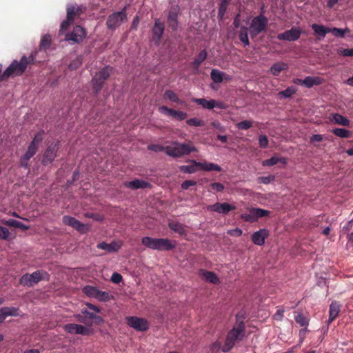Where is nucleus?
I'll return each mask as SVG.
<instances>
[{
  "label": "nucleus",
  "mask_w": 353,
  "mask_h": 353,
  "mask_svg": "<svg viewBox=\"0 0 353 353\" xmlns=\"http://www.w3.org/2000/svg\"><path fill=\"white\" fill-rule=\"evenodd\" d=\"M194 152H196L198 150L190 143H181L173 141L170 145L165 146V154L174 158H180Z\"/></svg>",
  "instance_id": "1"
},
{
  "label": "nucleus",
  "mask_w": 353,
  "mask_h": 353,
  "mask_svg": "<svg viewBox=\"0 0 353 353\" xmlns=\"http://www.w3.org/2000/svg\"><path fill=\"white\" fill-rule=\"evenodd\" d=\"M245 336V326L243 322L237 321L234 327L228 332L222 350L230 351L235 343L241 341Z\"/></svg>",
  "instance_id": "2"
},
{
  "label": "nucleus",
  "mask_w": 353,
  "mask_h": 353,
  "mask_svg": "<svg viewBox=\"0 0 353 353\" xmlns=\"http://www.w3.org/2000/svg\"><path fill=\"white\" fill-rule=\"evenodd\" d=\"M141 243L146 248L158 251L170 250L176 245L175 241L168 239H158L150 236L143 237Z\"/></svg>",
  "instance_id": "3"
},
{
  "label": "nucleus",
  "mask_w": 353,
  "mask_h": 353,
  "mask_svg": "<svg viewBox=\"0 0 353 353\" xmlns=\"http://www.w3.org/2000/svg\"><path fill=\"white\" fill-rule=\"evenodd\" d=\"M28 63V59L25 56L21 57L19 62L13 61L3 73V78H8L12 75H21L26 70Z\"/></svg>",
  "instance_id": "4"
},
{
  "label": "nucleus",
  "mask_w": 353,
  "mask_h": 353,
  "mask_svg": "<svg viewBox=\"0 0 353 353\" xmlns=\"http://www.w3.org/2000/svg\"><path fill=\"white\" fill-rule=\"evenodd\" d=\"M112 68L105 67L96 73L92 80V87L96 93H98L102 88L104 82L110 76Z\"/></svg>",
  "instance_id": "5"
},
{
  "label": "nucleus",
  "mask_w": 353,
  "mask_h": 353,
  "mask_svg": "<svg viewBox=\"0 0 353 353\" xmlns=\"http://www.w3.org/2000/svg\"><path fill=\"white\" fill-rule=\"evenodd\" d=\"M47 273L41 271H36L32 274H25L20 280L19 283L23 286L31 287L41 280H44Z\"/></svg>",
  "instance_id": "6"
},
{
  "label": "nucleus",
  "mask_w": 353,
  "mask_h": 353,
  "mask_svg": "<svg viewBox=\"0 0 353 353\" xmlns=\"http://www.w3.org/2000/svg\"><path fill=\"white\" fill-rule=\"evenodd\" d=\"M268 25V19L260 15L253 19L250 26V33L254 37L265 30Z\"/></svg>",
  "instance_id": "7"
},
{
  "label": "nucleus",
  "mask_w": 353,
  "mask_h": 353,
  "mask_svg": "<svg viewBox=\"0 0 353 353\" xmlns=\"http://www.w3.org/2000/svg\"><path fill=\"white\" fill-rule=\"evenodd\" d=\"M85 294L90 297L95 298L100 301H108L112 296L106 292L101 291L97 288L91 285H86L83 288Z\"/></svg>",
  "instance_id": "8"
},
{
  "label": "nucleus",
  "mask_w": 353,
  "mask_h": 353,
  "mask_svg": "<svg viewBox=\"0 0 353 353\" xmlns=\"http://www.w3.org/2000/svg\"><path fill=\"white\" fill-rule=\"evenodd\" d=\"M127 19L126 14L124 10L113 13L107 20V26L108 28L114 30L120 26Z\"/></svg>",
  "instance_id": "9"
},
{
  "label": "nucleus",
  "mask_w": 353,
  "mask_h": 353,
  "mask_svg": "<svg viewBox=\"0 0 353 353\" xmlns=\"http://www.w3.org/2000/svg\"><path fill=\"white\" fill-rule=\"evenodd\" d=\"M127 324L137 331H146L149 327L148 321L143 318L130 316L126 318Z\"/></svg>",
  "instance_id": "10"
},
{
  "label": "nucleus",
  "mask_w": 353,
  "mask_h": 353,
  "mask_svg": "<svg viewBox=\"0 0 353 353\" xmlns=\"http://www.w3.org/2000/svg\"><path fill=\"white\" fill-rule=\"evenodd\" d=\"M302 33V30L299 28H292L290 30H286L283 33L279 34L277 36L278 39L294 41L299 39Z\"/></svg>",
  "instance_id": "11"
},
{
  "label": "nucleus",
  "mask_w": 353,
  "mask_h": 353,
  "mask_svg": "<svg viewBox=\"0 0 353 353\" xmlns=\"http://www.w3.org/2000/svg\"><path fill=\"white\" fill-rule=\"evenodd\" d=\"M159 111L161 114H163L169 117L174 118L179 121L184 120L188 117L187 113L185 112L170 109L166 106L159 107Z\"/></svg>",
  "instance_id": "12"
},
{
  "label": "nucleus",
  "mask_w": 353,
  "mask_h": 353,
  "mask_svg": "<svg viewBox=\"0 0 353 353\" xmlns=\"http://www.w3.org/2000/svg\"><path fill=\"white\" fill-rule=\"evenodd\" d=\"M208 210L219 214H228L230 211L235 210L236 206L228 203H216L207 207Z\"/></svg>",
  "instance_id": "13"
},
{
  "label": "nucleus",
  "mask_w": 353,
  "mask_h": 353,
  "mask_svg": "<svg viewBox=\"0 0 353 353\" xmlns=\"http://www.w3.org/2000/svg\"><path fill=\"white\" fill-rule=\"evenodd\" d=\"M85 37V32L84 29L81 26H77L74 28L71 34L66 35L65 39L68 41H72L75 43H79L83 41Z\"/></svg>",
  "instance_id": "14"
},
{
  "label": "nucleus",
  "mask_w": 353,
  "mask_h": 353,
  "mask_svg": "<svg viewBox=\"0 0 353 353\" xmlns=\"http://www.w3.org/2000/svg\"><path fill=\"white\" fill-rule=\"evenodd\" d=\"M123 245V241H114L110 243L105 242H101L97 244V247L99 249L105 250L108 252H118Z\"/></svg>",
  "instance_id": "15"
},
{
  "label": "nucleus",
  "mask_w": 353,
  "mask_h": 353,
  "mask_svg": "<svg viewBox=\"0 0 353 353\" xmlns=\"http://www.w3.org/2000/svg\"><path fill=\"white\" fill-rule=\"evenodd\" d=\"M123 185L132 190L145 189L151 186L149 182L141 179L125 181L123 182Z\"/></svg>",
  "instance_id": "16"
},
{
  "label": "nucleus",
  "mask_w": 353,
  "mask_h": 353,
  "mask_svg": "<svg viewBox=\"0 0 353 353\" xmlns=\"http://www.w3.org/2000/svg\"><path fill=\"white\" fill-rule=\"evenodd\" d=\"M269 232L266 229H261L253 233L252 235V242L258 245H263L265 243V239L268 236Z\"/></svg>",
  "instance_id": "17"
},
{
  "label": "nucleus",
  "mask_w": 353,
  "mask_h": 353,
  "mask_svg": "<svg viewBox=\"0 0 353 353\" xmlns=\"http://www.w3.org/2000/svg\"><path fill=\"white\" fill-rule=\"evenodd\" d=\"M57 149L58 148L56 144L50 145L48 146L43 154V158L42 160L43 164H49L53 161L56 157Z\"/></svg>",
  "instance_id": "18"
},
{
  "label": "nucleus",
  "mask_w": 353,
  "mask_h": 353,
  "mask_svg": "<svg viewBox=\"0 0 353 353\" xmlns=\"http://www.w3.org/2000/svg\"><path fill=\"white\" fill-rule=\"evenodd\" d=\"M64 330L70 334H78L85 335L88 333V329L81 325L77 324H66L63 327Z\"/></svg>",
  "instance_id": "19"
},
{
  "label": "nucleus",
  "mask_w": 353,
  "mask_h": 353,
  "mask_svg": "<svg viewBox=\"0 0 353 353\" xmlns=\"http://www.w3.org/2000/svg\"><path fill=\"white\" fill-rule=\"evenodd\" d=\"M37 150V146H35L32 144H30L26 152L20 159L21 165L25 168H28L29 159L36 154Z\"/></svg>",
  "instance_id": "20"
},
{
  "label": "nucleus",
  "mask_w": 353,
  "mask_h": 353,
  "mask_svg": "<svg viewBox=\"0 0 353 353\" xmlns=\"http://www.w3.org/2000/svg\"><path fill=\"white\" fill-rule=\"evenodd\" d=\"M164 32V25L159 19H156L154 27L152 28L153 39L157 40V43H159L162 34Z\"/></svg>",
  "instance_id": "21"
},
{
  "label": "nucleus",
  "mask_w": 353,
  "mask_h": 353,
  "mask_svg": "<svg viewBox=\"0 0 353 353\" xmlns=\"http://www.w3.org/2000/svg\"><path fill=\"white\" fill-rule=\"evenodd\" d=\"M199 275L206 281L210 282L211 283L218 284L220 283L219 279L218 278L216 274L213 272L201 270L199 272Z\"/></svg>",
  "instance_id": "22"
},
{
  "label": "nucleus",
  "mask_w": 353,
  "mask_h": 353,
  "mask_svg": "<svg viewBox=\"0 0 353 353\" xmlns=\"http://www.w3.org/2000/svg\"><path fill=\"white\" fill-rule=\"evenodd\" d=\"M18 308L4 307L0 309V323H2L8 316L19 315Z\"/></svg>",
  "instance_id": "23"
},
{
  "label": "nucleus",
  "mask_w": 353,
  "mask_h": 353,
  "mask_svg": "<svg viewBox=\"0 0 353 353\" xmlns=\"http://www.w3.org/2000/svg\"><path fill=\"white\" fill-rule=\"evenodd\" d=\"M323 81V79L317 76H308L304 79L305 87L307 88H312L314 85H321Z\"/></svg>",
  "instance_id": "24"
},
{
  "label": "nucleus",
  "mask_w": 353,
  "mask_h": 353,
  "mask_svg": "<svg viewBox=\"0 0 353 353\" xmlns=\"http://www.w3.org/2000/svg\"><path fill=\"white\" fill-rule=\"evenodd\" d=\"M198 167L204 171H217L220 172L221 170V168L215 163H208V162H198Z\"/></svg>",
  "instance_id": "25"
},
{
  "label": "nucleus",
  "mask_w": 353,
  "mask_h": 353,
  "mask_svg": "<svg viewBox=\"0 0 353 353\" xmlns=\"http://www.w3.org/2000/svg\"><path fill=\"white\" fill-rule=\"evenodd\" d=\"M340 310V305L336 302H332L330 305L328 323L332 322L338 316Z\"/></svg>",
  "instance_id": "26"
},
{
  "label": "nucleus",
  "mask_w": 353,
  "mask_h": 353,
  "mask_svg": "<svg viewBox=\"0 0 353 353\" xmlns=\"http://www.w3.org/2000/svg\"><path fill=\"white\" fill-rule=\"evenodd\" d=\"M288 65L283 62L274 63L270 68V72L274 76H278L282 71L288 69Z\"/></svg>",
  "instance_id": "27"
},
{
  "label": "nucleus",
  "mask_w": 353,
  "mask_h": 353,
  "mask_svg": "<svg viewBox=\"0 0 353 353\" xmlns=\"http://www.w3.org/2000/svg\"><path fill=\"white\" fill-rule=\"evenodd\" d=\"M330 119L331 121L341 125L348 126L350 125L349 119L337 113L332 114Z\"/></svg>",
  "instance_id": "28"
},
{
  "label": "nucleus",
  "mask_w": 353,
  "mask_h": 353,
  "mask_svg": "<svg viewBox=\"0 0 353 353\" xmlns=\"http://www.w3.org/2000/svg\"><path fill=\"white\" fill-rule=\"evenodd\" d=\"M282 163L283 164H286L288 162V159L286 158H280L276 156H274L272 158L265 160L262 162V165L263 166H272L278 163Z\"/></svg>",
  "instance_id": "29"
},
{
  "label": "nucleus",
  "mask_w": 353,
  "mask_h": 353,
  "mask_svg": "<svg viewBox=\"0 0 353 353\" xmlns=\"http://www.w3.org/2000/svg\"><path fill=\"white\" fill-rule=\"evenodd\" d=\"M81 313L85 316H83L80 314L77 316V320L81 323H83L88 325H92V319H90V314H94L92 312H90L87 310V309H82Z\"/></svg>",
  "instance_id": "30"
},
{
  "label": "nucleus",
  "mask_w": 353,
  "mask_h": 353,
  "mask_svg": "<svg viewBox=\"0 0 353 353\" xmlns=\"http://www.w3.org/2000/svg\"><path fill=\"white\" fill-rule=\"evenodd\" d=\"M168 23L170 28L176 30L178 26L177 22V12L175 9L172 10L168 14Z\"/></svg>",
  "instance_id": "31"
},
{
  "label": "nucleus",
  "mask_w": 353,
  "mask_h": 353,
  "mask_svg": "<svg viewBox=\"0 0 353 353\" xmlns=\"http://www.w3.org/2000/svg\"><path fill=\"white\" fill-rule=\"evenodd\" d=\"M312 28L314 30L315 34L324 38L327 33L330 32V28H326L324 26L318 25L314 23L312 25Z\"/></svg>",
  "instance_id": "32"
},
{
  "label": "nucleus",
  "mask_w": 353,
  "mask_h": 353,
  "mask_svg": "<svg viewBox=\"0 0 353 353\" xmlns=\"http://www.w3.org/2000/svg\"><path fill=\"white\" fill-rule=\"evenodd\" d=\"M193 101L204 108L209 110L213 109L216 106V101L213 99L208 101L205 99H194Z\"/></svg>",
  "instance_id": "33"
},
{
  "label": "nucleus",
  "mask_w": 353,
  "mask_h": 353,
  "mask_svg": "<svg viewBox=\"0 0 353 353\" xmlns=\"http://www.w3.org/2000/svg\"><path fill=\"white\" fill-rule=\"evenodd\" d=\"M192 165H181L179 167V170L184 173H194L197 171L198 162L194 160L190 161Z\"/></svg>",
  "instance_id": "34"
},
{
  "label": "nucleus",
  "mask_w": 353,
  "mask_h": 353,
  "mask_svg": "<svg viewBox=\"0 0 353 353\" xmlns=\"http://www.w3.org/2000/svg\"><path fill=\"white\" fill-rule=\"evenodd\" d=\"M2 223L5 225H7L9 226H12V227H14L17 228H21L23 230H26L29 229V228H30L29 226L23 224L22 223H21L17 220H14V219H9L8 221H2Z\"/></svg>",
  "instance_id": "35"
},
{
  "label": "nucleus",
  "mask_w": 353,
  "mask_h": 353,
  "mask_svg": "<svg viewBox=\"0 0 353 353\" xmlns=\"http://www.w3.org/2000/svg\"><path fill=\"white\" fill-rule=\"evenodd\" d=\"M168 226L172 230L181 235L185 234V228L180 223L172 221L168 223Z\"/></svg>",
  "instance_id": "36"
},
{
  "label": "nucleus",
  "mask_w": 353,
  "mask_h": 353,
  "mask_svg": "<svg viewBox=\"0 0 353 353\" xmlns=\"http://www.w3.org/2000/svg\"><path fill=\"white\" fill-rule=\"evenodd\" d=\"M81 9L79 8H75L74 6H70L67 8V17L68 19L73 21L76 16L80 14Z\"/></svg>",
  "instance_id": "37"
},
{
  "label": "nucleus",
  "mask_w": 353,
  "mask_h": 353,
  "mask_svg": "<svg viewBox=\"0 0 353 353\" xmlns=\"http://www.w3.org/2000/svg\"><path fill=\"white\" fill-rule=\"evenodd\" d=\"M252 214L256 218V221L259 218L267 216L270 214V212L261 208H252Z\"/></svg>",
  "instance_id": "38"
},
{
  "label": "nucleus",
  "mask_w": 353,
  "mask_h": 353,
  "mask_svg": "<svg viewBox=\"0 0 353 353\" xmlns=\"http://www.w3.org/2000/svg\"><path fill=\"white\" fill-rule=\"evenodd\" d=\"M72 228L80 233H85L90 229V226L89 225L82 223L78 220L77 221V223H74V225Z\"/></svg>",
  "instance_id": "39"
},
{
  "label": "nucleus",
  "mask_w": 353,
  "mask_h": 353,
  "mask_svg": "<svg viewBox=\"0 0 353 353\" xmlns=\"http://www.w3.org/2000/svg\"><path fill=\"white\" fill-rule=\"evenodd\" d=\"M207 52L205 50H201L198 54L197 57L194 61V65L196 68H199L201 63L206 59Z\"/></svg>",
  "instance_id": "40"
},
{
  "label": "nucleus",
  "mask_w": 353,
  "mask_h": 353,
  "mask_svg": "<svg viewBox=\"0 0 353 353\" xmlns=\"http://www.w3.org/2000/svg\"><path fill=\"white\" fill-rule=\"evenodd\" d=\"M332 132L341 138H347L351 136V132L343 128H335L332 130Z\"/></svg>",
  "instance_id": "41"
},
{
  "label": "nucleus",
  "mask_w": 353,
  "mask_h": 353,
  "mask_svg": "<svg viewBox=\"0 0 353 353\" xmlns=\"http://www.w3.org/2000/svg\"><path fill=\"white\" fill-rule=\"evenodd\" d=\"M210 76L215 83H221L223 81V73L218 70H212Z\"/></svg>",
  "instance_id": "42"
},
{
  "label": "nucleus",
  "mask_w": 353,
  "mask_h": 353,
  "mask_svg": "<svg viewBox=\"0 0 353 353\" xmlns=\"http://www.w3.org/2000/svg\"><path fill=\"white\" fill-rule=\"evenodd\" d=\"M50 44H51V38H50V35L46 34L41 38L39 48H40V49L46 50L50 47Z\"/></svg>",
  "instance_id": "43"
},
{
  "label": "nucleus",
  "mask_w": 353,
  "mask_h": 353,
  "mask_svg": "<svg viewBox=\"0 0 353 353\" xmlns=\"http://www.w3.org/2000/svg\"><path fill=\"white\" fill-rule=\"evenodd\" d=\"M349 30L347 28L345 29H340L337 28H330V32H332L334 36L339 37H343L345 32H348Z\"/></svg>",
  "instance_id": "44"
},
{
  "label": "nucleus",
  "mask_w": 353,
  "mask_h": 353,
  "mask_svg": "<svg viewBox=\"0 0 353 353\" xmlns=\"http://www.w3.org/2000/svg\"><path fill=\"white\" fill-rule=\"evenodd\" d=\"M253 125L252 121L250 120H245L241 122H239L236 124V128L239 130H248Z\"/></svg>",
  "instance_id": "45"
},
{
  "label": "nucleus",
  "mask_w": 353,
  "mask_h": 353,
  "mask_svg": "<svg viewBox=\"0 0 353 353\" xmlns=\"http://www.w3.org/2000/svg\"><path fill=\"white\" fill-rule=\"evenodd\" d=\"M241 217L244 221H248V222H250V223H253V222L256 221V218L254 217V216L252 214V208L249 210V212L248 213H243V214H242L241 215Z\"/></svg>",
  "instance_id": "46"
},
{
  "label": "nucleus",
  "mask_w": 353,
  "mask_h": 353,
  "mask_svg": "<svg viewBox=\"0 0 353 353\" xmlns=\"http://www.w3.org/2000/svg\"><path fill=\"white\" fill-rule=\"evenodd\" d=\"M296 92V89L294 86L288 88L286 90L279 92V94L285 98L290 97Z\"/></svg>",
  "instance_id": "47"
},
{
  "label": "nucleus",
  "mask_w": 353,
  "mask_h": 353,
  "mask_svg": "<svg viewBox=\"0 0 353 353\" xmlns=\"http://www.w3.org/2000/svg\"><path fill=\"white\" fill-rule=\"evenodd\" d=\"M275 179V176L274 175L270 174L265 176H260L257 179V181L259 183L263 184H269L273 182Z\"/></svg>",
  "instance_id": "48"
},
{
  "label": "nucleus",
  "mask_w": 353,
  "mask_h": 353,
  "mask_svg": "<svg viewBox=\"0 0 353 353\" xmlns=\"http://www.w3.org/2000/svg\"><path fill=\"white\" fill-rule=\"evenodd\" d=\"M239 39L245 46H248L250 44L246 28H243L241 29L239 34Z\"/></svg>",
  "instance_id": "49"
},
{
  "label": "nucleus",
  "mask_w": 353,
  "mask_h": 353,
  "mask_svg": "<svg viewBox=\"0 0 353 353\" xmlns=\"http://www.w3.org/2000/svg\"><path fill=\"white\" fill-rule=\"evenodd\" d=\"M186 123L189 125L195 126V127L203 126L205 124L203 121H202L199 119H197V118L190 119L186 121Z\"/></svg>",
  "instance_id": "50"
},
{
  "label": "nucleus",
  "mask_w": 353,
  "mask_h": 353,
  "mask_svg": "<svg viewBox=\"0 0 353 353\" xmlns=\"http://www.w3.org/2000/svg\"><path fill=\"white\" fill-rule=\"evenodd\" d=\"M165 97L173 102H179V99L176 94L172 90H166L164 94Z\"/></svg>",
  "instance_id": "51"
},
{
  "label": "nucleus",
  "mask_w": 353,
  "mask_h": 353,
  "mask_svg": "<svg viewBox=\"0 0 353 353\" xmlns=\"http://www.w3.org/2000/svg\"><path fill=\"white\" fill-rule=\"evenodd\" d=\"M43 131H41V132H39L33 138L32 142L30 143V144H32L35 146H39V145L40 144V143L43 140Z\"/></svg>",
  "instance_id": "52"
},
{
  "label": "nucleus",
  "mask_w": 353,
  "mask_h": 353,
  "mask_svg": "<svg viewBox=\"0 0 353 353\" xmlns=\"http://www.w3.org/2000/svg\"><path fill=\"white\" fill-rule=\"evenodd\" d=\"M229 0H221L219 16L222 18L227 10Z\"/></svg>",
  "instance_id": "53"
},
{
  "label": "nucleus",
  "mask_w": 353,
  "mask_h": 353,
  "mask_svg": "<svg viewBox=\"0 0 353 353\" xmlns=\"http://www.w3.org/2000/svg\"><path fill=\"white\" fill-rule=\"evenodd\" d=\"M62 221L65 225H70L72 228L74 225V223H77V219L70 216H64Z\"/></svg>",
  "instance_id": "54"
},
{
  "label": "nucleus",
  "mask_w": 353,
  "mask_h": 353,
  "mask_svg": "<svg viewBox=\"0 0 353 353\" xmlns=\"http://www.w3.org/2000/svg\"><path fill=\"white\" fill-rule=\"evenodd\" d=\"M0 239L3 240L10 239V232L5 228L0 225Z\"/></svg>",
  "instance_id": "55"
},
{
  "label": "nucleus",
  "mask_w": 353,
  "mask_h": 353,
  "mask_svg": "<svg viewBox=\"0 0 353 353\" xmlns=\"http://www.w3.org/2000/svg\"><path fill=\"white\" fill-rule=\"evenodd\" d=\"M148 149L149 150H152V151H154V152H163V151H164L165 152V147H163V146H162L161 145H159V144L149 145L148 146Z\"/></svg>",
  "instance_id": "56"
},
{
  "label": "nucleus",
  "mask_w": 353,
  "mask_h": 353,
  "mask_svg": "<svg viewBox=\"0 0 353 353\" xmlns=\"http://www.w3.org/2000/svg\"><path fill=\"white\" fill-rule=\"evenodd\" d=\"M259 145L262 148H265L268 145V139L265 135H260L259 138Z\"/></svg>",
  "instance_id": "57"
},
{
  "label": "nucleus",
  "mask_w": 353,
  "mask_h": 353,
  "mask_svg": "<svg viewBox=\"0 0 353 353\" xmlns=\"http://www.w3.org/2000/svg\"><path fill=\"white\" fill-rule=\"evenodd\" d=\"M295 321L297 323L300 324L301 326H303L307 324V321L303 314L300 313H297L295 316Z\"/></svg>",
  "instance_id": "58"
},
{
  "label": "nucleus",
  "mask_w": 353,
  "mask_h": 353,
  "mask_svg": "<svg viewBox=\"0 0 353 353\" xmlns=\"http://www.w3.org/2000/svg\"><path fill=\"white\" fill-rule=\"evenodd\" d=\"M110 280L114 283H119L122 281V276L117 272H114L111 276Z\"/></svg>",
  "instance_id": "59"
},
{
  "label": "nucleus",
  "mask_w": 353,
  "mask_h": 353,
  "mask_svg": "<svg viewBox=\"0 0 353 353\" xmlns=\"http://www.w3.org/2000/svg\"><path fill=\"white\" fill-rule=\"evenodd\" d=\"M196 184V181H191V180H187V181H185L182 183L181 184V188L183 189V190H187L188 189L190 186H193V185H195Z\"/></svg>",
  "instance_id": "60"
},
{
  "label": "nucleus",
  "mask_w": 353,
  "mask_h": 353,
  "mask_svg": "<svg viewBox=\"0 0 353 353\" xmlns=\"http://www.w3.org/2000/svg\"><path fill=\"white\" fill-rule=\"evenodd\" d=\"M339 53L341 55L345 57H352L353 56V48L351 49H341L339 51Z\"/></svg>",
  "instance_id": "61"
},
{
  "label": "nucleus",
  "mask_w": 353,
  "mask_h": 353,
  "mask_svg": "<svg viewBox=\"0 0 353 353\" xmlns=\"http://www.w3.org/2000/svg\"><path fill=\"white\" fill-rule=\"evenodd\" d=\"M243 233V231L240 228H235L233 230H229L228 234L231 236H240Z\"/></svg>",
  "instance_id": "62"
},
{
  "label": "nucleus",
  "mask_w": 353,
  "mask_h": 353,
  "mask_svg": "<svg viewBox=\"0 0 353 353\" xmlns=\"http://www.w3.org/2000/svg\"><path fill=\"white\" fill-rule=\"evenodd\" d=\"M212 188L216 192H221L224 189L223 184L220 183H213L211 184Z\"/></svg>",
  "instance_id": "63"
},
{
  "label": "nucleus",
  "mask_w": 353,
  "mask_h": 353,
  "mask_svg": "<svg viewBox=\"0 0 353 353\" xmlns=\"http://www.w3.org/2000/svg\"><path fill=\"white\" fill-rule=\"evenodd\" d=\"M284 310L279 309L276 314L274 315V319L276 321H281L283 317Z\"/></svg>",
  "instance_id": "64"
}]
</instances>
